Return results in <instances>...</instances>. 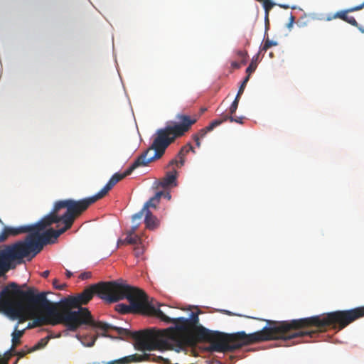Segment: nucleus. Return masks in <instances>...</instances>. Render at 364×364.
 Wrapping results in <instances>:
<instances>
[{"mask_svg":"<svg viewBox=\"0 0 364 364\" xmlns=\"http://www.w3.org/2000/svg\"><path fill=\"white\" fill-rule=\"evenodd\" d=\"M109 282H100L91 285L75 296H68L57 303L58 307L66 319L68 329L75 331L82 325H90L94 328H100L105 332L109 330H114L122 338H132L135 341L134 348L141 351H164L173 349L171 343L164 337L172 338L173 328H169L168 335L156 331L148 329L143 331H131L127 328L117 327L102 321L93 320L90 311L87 308L82 307L87 304L97 294L100 299L105 300L106 292L102 294L105 287H109Z\"/></svg>","mask_w":364,"mask_h":364,"instance_id":"7ed1b4c3","label":"nucleus"},{"mask_svg":"<svg viewBox=\"0 0 364 364\" xmlns=\"http://www.w3.org/2000/svg\"><path fill=\"white\" fill-rule=\"evenodd\" d=\"M176 119L178 122L156 130L151 146L139 155L129 167L132 172L138 167L146 166L161 158L167 147L177 138L185 135L197 121L196 119L180 114L176 115Z\"/></svg>","mask_w":364,"mask_h":364,"instance_id":"423d86ee","label":"nucleus"},{"mask_svg":"<svg viewBox=\"0 0 364 364\" xmlns=\"http://www.w3.org/2000/svg\"><path fill=\"white\" fill-rule=\"evenodd\" d=\"M142 361H151L157 363L171 364L170 360L167 358L146 353H144L143 355H130L119 359L105 363L104 364H129L132 363H138Z\"/></svg>","mask_w":364,"mask_h":364,"instance_id":"6e6552de","label":"nucleus"},{"mask_svg":"<svg viewBox=\"0 0 364 364\" xmlns=\"http://www.w3.org/2000/svg\"><path fill=\"white\" fill-rule=\"evenodd\" d=\"M346 19L347 20H345L346 22L348 23L349 24H350L353 26L358 27V23L356 21V20L354 18V17L347 16Z\"/></svg>","mask_w":364,"mask_h":364,"instance_id":"cd10ccee","label":"nucleus"},{"mask_svg":"<svg viewBox=\"0 0 364 364\" xmlns=\"http://www.w3.org/2000/svg\"><path fill=\"white\" fill-rule=\"evenodd\" d=\"M277 41L270 40L268 37L264 40V43L261 46L259 52H266L269 48L272 46H277Z\"/></svg>","mask_w":364,"mask_h":364,"instance_id":"aec40b11","label":"nucleus"},{"mask_svg":"<svg viewBox=\"0 0 364 364\" xmlns=\"http://www.w3.org/2000/svg\"><path fill=\"white\" fill-rule=\"evenodd\" d=\"M50 272L48 270H46L41 273V276L44 278H47L49 276Z\"/></svg>","mask_w":364,"mask_h":364,"instance_id":"e433bc0d","label":"nucleus"},{"mask_svg":"<svg viewBox=\"0 0 364 364\" xmlns=\"http://www.w3.org/2000/svg\"><path fill=\"white\" fill-rule=\"evenodd\" d=\"M31 232L30 225H23L18 228L5 227L0 233V242L5 241L9 236H16L22 233Z\"/></svg>","mask_w":364,"mask_h":364,"instance_id":"9b49d317","label":"nucleus"},{"mask_svg":"<svg viewBox=\"0 0 364 364\" xmlns=\"http://www.w3.org/2000/svg\"><path fill=\"white\" fill-rule=\"evenodd\" d=\"M136 245V246L134 249V255L136 257H139L143 255V253L144 252V247L142 245V244L141 245Z\"/></svg>","mask_w":364,"mask_h":364,"instance_id":"393cba45","label":"nucleus"},{"mask_svg":"<svg viewBox=\"0 0 364 364\" xmlns=\"http://www.w3.org/2000/svg\"><path fill=\"white\" fill-rule=\"evenodd\" d=\"M17 327H18V326H16L15 331L12 333L13 348L14 346L20 344V343H21L20 338L24 333V329L21 330V331H18V330H17Z\"/></svg>","mask_w":364,"mask_h":364,"instance_id":"f3484780","label":"nucleus"},{"mask_svg":"<svg viewBox=\"0 0 364 364\" xmlns=\"http://www.w3.org/2000/svg\"><path fill=\"white\" fill-rule=\"evenodd\" d=\"M348 13H350L349 9L341 10L334 14L333 17H336V18H340L345 21V20H347L346 18Z\"/></svg>","mask_w":364,"mask_h":364,"instance_id":"4be33fe9","label":"nucleus"},{"mask_svg":"<svg viewBox=\"0 0 364 364\" xmlns=\"http://www.w3.org/2000/svg\"><path fill=\"white\" fill-rule=\"evenodd\" d=\"M127 245V242H124V240H119L117 241V245L118 246H120V245Z\"/></svg>","mask_w":364,"mask_h":364,"instance_id":"4c0bfd02","label":"nucleus"},{"mask_svg":"<svg viewBox=\"0 0 364 364\" xmlns=\"http://www.w3.org/2000/svg\"><path fill=\"white\" fill-rule=\"evenodd\" d=\"M269 55H270V57H273V53H270Z\"/></svg>","mask_w":364,"mask_h":364,"instance_id":"8fccbe9b","label":"nucleus"},{"mask_svg":"<svg viewBox=\"0 0 364 364\" xmlns=\"http://www.w3.org/2000/svg\"><path fill=\"white\" fill-rule=\"evenodd\" d=\"M257 58H258V56H256L255 59H253L254 61H256V60H257Z\"/></svg>","mask_w":364,"mask_h":364,"instance_id":"603ef678","label":"nucleus"},{"mask_svg":"<svg viewBox=\"0 0 364 364\" xmlns=\"http://www.w3.org/2000/svg\"><path fill=\"white\" fill-rule=\"evenodd\" d=\"M193 139H194L196 144L198 147L200 146V141L198 135H193Z\"/></svg>","mask_w":364,"mask_h":364,"instance_id":"72a5a7b5","label":"nucleus"},{"mask_svg":"<svg viewBox=\"0 0 364 364\" xmlns=\"http://www.w3.org/2000/svg\"><path fill=\"white\" fill-rule=\"evenodd\" d=\"M0 306L13 319L23 323L32 318L36 309H41L44 315L36 317L32 326L63 324L68 328L66 319L57 303L47 299L46 293L35 294L32 289L22 291L17 284L12 282L1 291Z\"/></svg>","mask_w":364,"mask_h":364,"instance_id":"20e7f679","label":"nucleus"},{"mask_svg":"<svg viewBox=\"0 0 364 364\" xmlns=\"http://www.w3.org/2000/svg\"><path fill=\"white\" fill-rule=\"evenodd\" d=\"M249 80V76H246L245 79L243 80L240 87H239L237 94L236 96H239L240 97L241 95L243 93L245 87Z\"/></svg>","mask_w":364,"mask_h":364,"instance_id":"a878e982","label":"nucleus"},{"mask_svg":"<svg viewBox=\"0 0 364 364\" xmlns=\"http://www.w3.org/2000/svg\"><path fill=\"white\" fill-rule=\"evenodd\" d=\"M142 239L139 235H127L124 242H126L129 245H141Z\"/></svg>","mask_w":364,"mask_h":364,"instance_id":"a211bd4d","label":"nucleus"},{"mask_svg":"<svg viewBox=\"0 0 364 364\" xmlns=\"http://www.w3.org/2000/svg\"><path fill=\"white\" fill-rule=\"evenodd\" d=\"M163 196L162 191L157 192L154 196L151 198L144 205L142 209L133 215V222L134 223L136 220H141L144 213H147L149 210V208H156L160 201L161 197Z\"/></svg>","mask_w":364,"mask_h":364,"instance_id":"9d476101","label":"nucleus"},{"mask_svg":"<svg viewBox=\"0 0 364 364\" xmlns=\"http://www.w3.org/2000/svg\"><path fill=\"white\" fill-rule=\"evenodd\" d=\"M257 65L254 63V60L251 62V63L249 65V66L246 69V73H247V76L250 77V75L255 72L256 70Z\"/></svg>","mask_w":364,"mask_h":364,"instance_id":"bb28decb","label":"nucleus"},{"mask_svg":"<svg viewBox=\"0 0 364 364\" xmlns=\"http://www.w3.org/2000/svg\"><path fill=\"white\" fill-rule=\"evenodd\" d=\"M102 294L106 292L105 301L111 304L127 299L129 305L117 304L115 309L122 314L129 313L141 314L155 316L167 323H174L176 329L181 332L186 343L193 346L198 342L210 343V352H230L231 334L213 331L199 323L198 311H192L189 318L179 317L171 318L164 314L159 308L149 303L146 293L136 287L123 282L122 280L109 282V287H105Z\"/></svg>","mask_w":364,"mask_h":364,"instance_id":"f257e3e1","label":"nucleus"},{"mask_svg":"<svg viewBox=\"0 0 364 364\" xmlns=\"http://www.w3.org/2000/svg\"><path fill=\"white\" fill-rule=\"evenodd\" d=\"M49 339V336L41 338L35 346L28 350V352H33L44 348L48 344Z\"/></svg>","mask_w":364,"mask_h":364,"instance_id":"6ab92c4d","label":"nucleus"},{"mask_svg":"<svg viewBox=\"0 0 364 364\" xmlns=\"http://www.w3.org/2000/svg\"><path fill=\"white\" fill-rule=\"evenodd\" d=\"M221 124V122H219V120L215 119L213 122L210 123V124L205 128L201 129L197 134L195 135H198L199 139L203 138L205 134L213 130L216 127Z\"/></svg>","mask_w":364,"mask_h":364,"instance_id":"2eb2a0df","label":"nucleus"},{"mask_svg":"<svg viewBox=\"0 0 364 364\" xmlns=\"http://www.w3.org/2000/svg\"><path fill=\"white\" fill-rule=\"evenodd\" d=\"M242 65H245L247 63V57L241 58V62L240 63Z\"/></svg>","mask_w":364,"mask_h":364,"instance_id":"a19ab883","label":"nucleus"},{"mask_svg":"<svg viewBox=\"0 0 364 364\" xmlns=\"http://www.w3.org/2000/svg\"><path fill=\"white\" fill-rule=\"evenodd\" d=\"M28 352V351H24V350H21V351H18L16 353V355L18 356V358H23V356H25Z\"/></svg>","mask_w":364,"mask_h":364,"instance_id":"f704fd0d","label":"nucleus"},{"mask_svg":"<svg viewBox=\"0 0 364 364\" xmlns=\"http://www.w3.org/2000/svg\"><path fill=\"white\" fill-rule=\"evenodd\" d=\"M58 280L57 279H55L53 281V285L54 286V287L57 289H60V290H62L65 287H66V284H58Z\"/></svg>","mask_w":364,"mask_h":364,"instance_id":"c85d7f7f","label":"nucleus"},{"mask_svg":"<svg viewBox=\"0 0 364 364\" xmlns=\"http://www.w3.org/2000/svg\"><path fill=\"white\" fill-rule=\"evenodd\" d=\"M205 110H206V108H203V109H201V111H202V112H205Z\"/></svg>","mask_w":364,"mask_h":364,"instance_id":"09e8293b","label":"nucleus"},{"mask_svg":"<svg viewBox=\"0 0 364 364\" xmlns=\"http://www.w3.org/2000/svg\"><path fill=\"white\" fill-rule=\"evenodd\" d=\"M227 314H228V315H230V312H229V311H227Z\"/></svg>","mask_w":364,"mask_h":364,"instance_id":"5fc2aeb1","label":"nucleus"},{"mask_svg":"<svg viewBox=\"0 0 364 364\" xmlns=\"http://www.w3.org/2000/svg\"><path fill=\"white\" fill-rule=\"evenodd\" d=\"M163 195H164V196H165L166 198H167L168 199H170V198H171V195H170V193H163Z\"/></svg>","mask_w":364,"mask_h":364,"instance_id":"37998d69","label":"nucleus"},{"mask_svg":"<svg viewBox=\"0 0 364 364\" xmlns=\"http://www.w3.org/2000/svg\"><path fill=\"white\" fill-rule=\"evenodd\" d=\"M176 176L177 171L175 169L172 171L168 172L166 176L161 181V186L164 188L176 186Z\"/></svg>","mask_w":364,"mask_h":364,"instance_id":"4468645a","label":"nucleus"},{"mask_svg":"<svg viewBox=\"0 0 364 364\" xmlns=\"http://www.w3.org/2000/svg\"><path fill=\"white\" fill-rule=\"evenodd\" d=\"M58 212L55 211L54 205L52 211L48 215L37 223L29 225L31 232L28 234L24 240L16 242L3 251L0 254L1 259L6 264H8L11 261L21 259L30 256V255H31V258H33L43 250L44 245L55 242L60 235L57 236L56 233L51 232H58V230H55L50 228L43 233H41V232L54 223L63 222L62 215H58Z\"/></svg>","mask_w":364,"mask_h":364,"instance_id":"39448f33","label":"nucleus"},{"mask_svg":"<svg viewBox=\"0 0 364 364\" xmlns=\"http://www.w3.org/2000/svg\"><path fill=\"white\" fill-rule=\"evenodd\" d=\"M92 274L90 272H85L80 274L79 278L82 280L88 279L91 277Z\"/></svg>","mask_w":364,"mask_h":364,"instance_id":"c756f323","label":"nucleus"},{"mask_svg":"<svg viewBox=\"0 0 364 364\" xmlns=\"http://www.w3.org/2000/svg\"><path fill=\"white\" fill-rule=\"evenodd\" d=\"M243 117H237L234 114H223L220 119H217L219 122H221V124L229 120L230 122H236L237 124L243 123Z\"/></svg>","mask_w":364,"mask_h":364,"instance_id":"dca6fc26","label":"nucleus"},{"mask_svg":"<svg viewBox=\"0 0 364 364\" xmlns=\"http://www.w3.org/2000/svg\"><path fill=\"white\" fill-rule=\"evenodd\" d=\"M231 67L233 69H239L241 67V63L236 61H233L231 63Z\"/></svg>","mask_w":364,"mask_h":364,"instance_id":"473e14b6","label":"nucleus"},{"mask_svg":"<svg viewBox=\"0 0 364 364\" xmlns=\"http://www.w3.org/2000/svg\"><path fill=\"white\" fill-rule=\"evenodd\" d=\"M257 58H258V56H256L255 59H253L254 61H256V60H257Z\"/></svg>","mask_w":364,"mask_h":364,"instance_id":"864d4df0","label":"nucleus"},{"mask_svg":"<svg viewBox=\"0 0 364 364\" xmlns=\"http://www.w3.org/2000/svg\"><path fill=\"white\" fill-rule=\"evenodd\" d=\"M65 274L68 278H70L73 276V273L69 270H66Z\"/></svg>","mask_w":364,"mask_h":364,"instance_id":"ea45409f","label":"nucleus"},{"mask_svg":"<svg viewBox=\"0 0 364 364\" xmlns=\"http://www.w3.org/2000/svg\"><path fill=\"white\" fill-rule=\"evenodd\" d=\"M95 340L96 338H92V341L88 344H87V346H92L95 344Z\"/></svg>","mask_w":364,"mask_h":364,"instance_id":"58836bf2","label":"nucleus"},{"mask_svg":"<svg viewBox=\"0 0 364 364\" xmlns=\"http://www.w3.org/2000/svg\"><path fill=\"white\" fill-rule=\"evenodd\" d=\"M132 171L128 168L124 173H116L109 180L107 183L99 191L97 195L100 199L102 198L106 194L117 184L119 181L132 173Z\"/></svg>","mask_w":364,"mask_h":364,"instance_id":"1a4fd4ad","label":"nucleus"},{"mask_svg":"<svg viewBox=\"0 0 364 364\" xmlns=\"http://www.w3.org/2000/svg\"><path fill=\"white\" fill-rule=\"evenodd\" d=\"M334 18H336V17H333V15H328L327 17H326V20L327 21H331Z\"/></svg>","mask_w":364,"mask_h":364,"instance_id":"79ce46f5","label":"nucleus"},{"mask_svg":"<svg viewBox=\"0 0 364 364\" xmlns=\"http://www.w3.org/2000/svg\"><path fill=\"white\" fill-rule=\"evenodd\" d=\"M363 8H364V2L358 6L350 8L349 11L350 12H354V11H359V10L362 9Z\"/></svg>","mask_w":364,"mask_h":364,"instance_id":"7c9ffc66","label":"nucleus"},{"mask_svg":"<svg viewBox=\"0 0 364 364\" xmlns=\"http://www.w3.org/2000/svg\"><path fill=\"white\" fill-rule=\"evenodd\" d=\"M240 101V97L236 96L234 101L231 104L230 109H229V114H235L236 112V110L238 107V104Z\"/></svg>","mask_w":364,"mask_h":364,"instance_id":"5701e85b","label":"nucleus"},{"mask_svg":"<svg viewBox=\"0 0 364 364\" xmlns=\"http://www.w3.org/2000/svg\"><path fill=\"white\" fill-rule=\"evenodd\" d=\"M237 55L240 58L247 57V52L246 50H237Z\"/></svg>","mask_w":364,"mask_h":364,"instance_id":"2f4dec72","label":"nucleus"},{"mask_svg":"<svg viewBox=\"0 0 364 364\" xmlns=\"http://www.w3.org/2000/svg\"><path fill=\"white\" fill-rule=\"evenodd\" d=\"M98 200H100V198L95 194L92 197L80 200L67 199L56 201L55 203V211H60L63 208H66V212L62 215L63 223L65 226L59 229L58 232H55V235L57 236L60 235L69 230L72 227L75 218L86 210L90 205Z\"/></svg>","mask_w":364,"mask_h":364,"instance_id":"0eeeda50","label":"nucleus"},{"mask_svg":"<svg viewBox=\"0 0 364 364\" xmlns=\"http://www.w3.org/2000/svg\"><path fill=\"white\" fill-rule=\"evenodd\" d=\"M279 6L283 9H289V6L287 5L279 4Z\"/></svg>","mask_w":364,"mask_h":364,"instance_id":"c03bdc74","label":"nucleus"},{"mask_svg":"<svg viewBox=\"0 0 364 364\" xmlns=\"http://www.w3.org/2000/svg\"><path fill=\"white\" fill-rule=\"evenodd\" d=\"M17 362H18V360H16V362L14 363V364H16V363H17Z\"/></svg>","mask_w":364,"mask_h":364,"instance_id":"6e6d98bb","label":"nucleus"},{"mask_svg":"<svg viewBox=\"0 0 364 364\" xmlns=\"http://www.w3.org/2000/svg\"><path fill=\"white\" fill-rule=\"evenodd\" d=\"M359 29H360V31L362 33H364V29H362V28H360Z\"/></svg>","mask_w":364,"mask_h":364,"instance_id":"de8ad7c7","label":"nucleus"},{"mask_svg":"<svg viewBox=\"0 0 364 364\" xmlns=\"http://www.w3.org/2000/svg\"><path fill=\"white\" fill-rule=\"evenodd\" d=\"M262 2L263 4V7L265 11V20L266 21H268L269 13L270 10L273 8V6L275 5V4L273 3L271 0H263Z\"/></svg>","mask_w":364,"mask_h":364,"instance_id":"412c9836","label":"nucleus"},{"mask_svg":"<svg viewBox=\"0 0 364 364\" xmlns=\"http://www.w3.org/2000/svg\"><path fill=\"white\" fill-rule=\"evenodd\" d=\"M189 151H192V152L195 153L194 148L190 143L183 146L179 152L178 153L176 157L178 158L179 160H178L177 159H172L171 161H170L168 166H173V165H176V166L179 165L180 166H183V164L185 163V156Z\"/></svg>","mask_w":364,"mask_h":364,"instance_id":"f8f14e48","label":"nucleus"},{"mask_svg":"<svg viewBox=\"0 0 364 364\" xmlns=\"http://www.w3.org/2000/svg\"><path fill=\"white\" fill-rule=\"evenodd\" d=\"M301 342H306L305 341H299L296 343H301Z\"/></svg>","mask_w":364,"mask_h":364,"instance_id":"49530a36","label":"nucleus"},{"mask_svg":"<svg viewBox=\"0 0 364 364\" xmlns=\"http://www.w3.org/2000/svg\"><path fill=\"white\" fill-rule=\"evenodd\" d=\"M35 326H32V323H29L28 325V328H34Z\"/></svg>","mask_w":364,"mask_h":364,"instance_id":"a18cd8bd","label":"nucleus"},{"mask_svg":"<svg viewBox=\"0 0 364 364\" xmlns=\"http://www.w3.org/2000/svg\"><path fill=\"white\" fill-rule=\"evenodd\" d=\"M294 21V17L292 15H291L290 21L287 26L289 28H290L292 26Z\"/></svg>","mask_w":364,"mask_h":364,"instance_id":"c9c22d12","label":"nucleus"},{"mask_svg":"<svg viewBox=\"0 0 364 364\" xmlns=\"http://www.w3.org/2000/svg\"><path fill=\"white\" fill-rule=\"evenodd\" d=\"M132 223H133V225L132 226L131 229L127 231V235H136L135 234V232L141 223V220H135L134 223L132 221Z\"/></svg>","mask_w":364,"mask_h":364,"instance_id":"b1692460","label":"nucleus"},{"mask_svg":"<svg viewBox=\"0 0 364 364\" xmlns=\"http://www.w3.org/2000/svg\"><path fill=\"white\" fill-rule=\"evenodd\" d=\"M361 308H364V306H361Z\"/></svg>","mask_w":364,"mask_h":364,"instance_id":"4d7b16f0","label":"nucleus"},{"mask_svg":"<svg viewBox=\"0 0 364 364\" xmlns=\"http://www.w3.org/2000/svg\"><path fill=\"white\" fill-rule=\"evenodd\" d=\"M257 58H258V56H256L255 59H253L254 61H256V60H257Z\"/></svg>","mask_w":364,"mask_h":364,"instance_id":"3c124183","label":"nucleus"},{"mask_svg":"<svg viewBox=\"0 0 364 364\" xmlns=\"http://www.w3.org/2000/svg\"><path fill=\"white\" fill-rule=\"evenodd\" d=\"M144 215L145 216L144 223L147 229L154 230L159 228L160 221L150 210L144 213Z\"/></svg>","mask_w":364,"mask_h":364,"instance_id":"ddd939ff","label":"nucleus"},{"mask_svg":"<svg viewBox=\"0 0 364 364\" xmlns=\"http://www.w3.org/2000/svg\"><path fill=\"white\" fill-rule=\"evenodd\" d=\"M364 316V308L357 307L350 310L336 311L323 315L277 321L260 319L267 326L260 331L252 333L240 331L231 334L230 352L244 346L273 340H291L309 336L315 338L319 332L325 331L328 327L342 330L355 320Z\"/></svg>","mask_w":364,"mask_h":364,"instance_id":"f03ea898","label":"nucleus"}]
</instances>
